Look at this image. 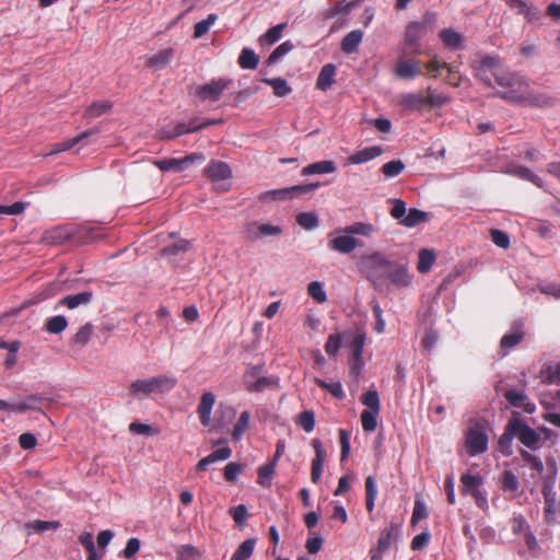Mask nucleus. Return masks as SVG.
Returning <instances> with one entry per match:
<instances>
[{
    "label": "nucleus",
    "instance_id": "obj_18",
    "mask_svg": "<svg viewBox=\"0 0 560 560\" xmlns=\"http://www.w3.org/2000/svg\"><path fill=\"white\" fill-rule=\"evenodd\" d=\"M71 231L67 226H55L45 231L42 235V242L47 245H60L68 241Z\"/></svg>",
    "mask_w": 560,
    "mask_h": 560
},
{
    "label": "nucleus",
    "instance_id": "obj_37",
    "mask_svg": "<svg viewBox=\"0 0 560 560\" xmlns=\"http://www.w3.org/2000/svg\"><path fill=\"white\" fill-rule=\"evenodd\" d=\"M285 27V24H278L271 28H269L265 34L259 37V43L261 46H271L276 42H278L282 36V31Z\"/></svg>",
    "mask_w": 560,
    "mask_h": 560
},
{
    "label": "nucleus",
    "instance_id": "obj_48",
    "mask_svg": "<svg viewBox=\"0 0 560 560\" xmlns=\"http://www.w3.org/2000/svg\"><path fill=\"white\" fill-rule=\"evenodd\" d=\"M94 332V326L90 323L83 325L78 332L73 337V343L80 347H84L89 340L91 339V336Z\"/></svg>",
    "mask_w": 560,
    "mask_h": 560
},
{
    "label": "nucleus",
    "instance_id": "obj_27",
    "mask_svg": "<svg viewBox=\"0 0 560 560\" xmlns=\"http://www.w3.org/2000/svg\"><path fill=\"white\" fill-rule=\"evenodd\" d=\"M363 32L360 30H353L349 32L341 40V50L345 54L351 55L355 52L362 43Z\"/></svg>",
    "mask_w": 560,
    "mask_h": 560
},
{
    "label": "nucleus",
    "instance_id": "obj_38",
    "mask_svg": "<svg viewBox=\"0 0 560 560\" xmlns=\"http://www.w3.org/2000/svg\"><path fill=\"white\" fill-rule=\"evenodd\" d=\"M345 233L353 235H362V236H371L375 232V228L371 223L365 222H355L351 225L345 228Z\"/></svg>",
    "mask_w": 560,
    "mask_h": 560
},
{
    "label": "nucleus",
    "instance_id": "obj_14",
    "mask_svg": "<svg viewBox=\"0 0 560 560\" xmlns=\"http://www.w3.org/2000/svg\"><path fill=\"white\" fill-rule=\"evenodd\" d=\"M422 71V63L418 59H404L397 60L394 69V73L406 80L415 79L420 75Z\"/></svg>",
    "mask_w": 560,
    "mask_h": 560
},
{
    "label": "nucleus",
    "instance_id": "obj_11",
    "mask_svg": "<svg viewBox=\"0 0 560 560\" xmlns=\"http://www.w3.org/2000/svg\"><path fill=\"white\" fill-rule=\"evenodd\" d=\"M399 532V526L396 524H392L389 528L382 530L376 548L370 550L371 559L381 560L383 553L389 549L393 540L398 537Z\"/></svg>",
    "mask_w": 560,
    "mask_h": 560
},
{
    "label": "nucleus",
    "instance_id": "obj_49",
    "mask_svg": "<svg viewBox=\"0 0 560 560\" xmlns=\"http://www.w3.org/2000/svg\"><path fill=\"white\" fill-rule=\"evenodd\" d=\"M250 413L248 411H243L237 420V423L235 424L232 438L235 441H240L244 434V432L247 430L249 424Z\"/></svg>",
    "mask_w": 560,
    "mask_h": 560
},
{
    "label": "nucleus",
    "instance_id": "obj_35",
    "mask_svg": "<svg viewBox=\"0 0 560 560\" xmlns=\"http://www.w3.org/2000/svg\"><path fill=\"white\" fill-rule=\"evenodd\" d=\"M256 540L248 538L244 540L233 553L231 560H248L255 549Z\"/></svg>",
    "mask_w": 560,
    "mask_h": 560
},
{
    "label": "nucleus",
    "instance_id": "obj_50",
    "mask_svg": "<svg viewBox=\"0 0 560 560\" xmlns=\"http://www.w3.org/2000/svg\"><path fill=\"white\" fill-rule=\"evenodd\" d=\"M378 413H380V411H375V410H373V411L363 410L362 411L361 423H362V428L364 431L372 432L376 429Z\"/></svg>",
    "mask_w": 560,
    "mask_h": 560
},
{
    "label": "nucleus",
    "instance_id": "obj_22",
    "mask_svg": "<svg viewBox=\"0 0 560 560\" xmlns=\"http://www.w3.org/2000/svg\"><path fill=\"white\" fill-rule=\"evenodd\" d=\"M398 104L409 110H419L427 106V97L422 93H404L398 96Z\"/></svg>",
    "mask_w": 560,
    "mask_h": 560
},
{
    "label": "nucleus",
    "instance_id": "obj_20",
    "mask_svg": "<svg viewBox=\"0 0 560 560\" xmlns=\"http://www.w3.org/2000/svg\"><path fill=\"white\" fill-rule=\"evenodd\" d=\"M329 246L338 253L349 254L358 247V241L351 234L346 233L330 240Z\"/></svg>",
    "mask_w": 560,
    "mask_h": 560
},
{
    "label": "nucleus",
    "instance_id": "obj_19",
    "mask_svg": "<svg viewBox=\"0 0 560 560\" xmlns=\"http://www.w3.org/2000/svg\"><path fill=\"white\" fill-rule=\"evenodd\" d=\"M383 153V150L378 145L374 147H368L362 150H359L354 153H352L350 156L347 158V164H363L369 161H372L373 159L380 156Z\"/></svg>",
    "mask_w": 560,
    "mask_h": 560
},
{
    "label": "nucleus",
    "instance_id": "obj_60",
    "mask_svg": "<svg viewBox=\"0 0 560 560\" xmlns=\"http://www.w3.org/2000/svg\"><path fill=\"white\" fill-rule=\"evenodd\" d=\"M523 460L538 475H540L544 471V464L542 462L536 457L535 455L530 454L527 451L521 452Z\"/></svg>",
    "mask_w": 560,
    "mask_h": 560
},
{
    "label": "nucleus",
    "instance_id": "obj_51",
    "mask_svg": "<svg viewBox=\"0 0 560 560\" xmlns=\"http://www.w3.org/2000/svg\"><path fill=\"white\" fill-rule=\"evenodd\" d=\"M361 402L366 406L368 411H380L381 402L376 390H369L361 396Z\"/></svg>",
    "mask_w": 560,
    "mask_h": 560
},
{
    "label": "nucleus",
    "instance_id": "obj_58",
    "mask_svg": "<svg viewBox=\"0 0 560 560\" xmlns=\"http://www.w3.org/2000/svg\"><path fill=\"white\" fill-rule=\"evenodd\" d=\"M404 168L405 165L401 161L394 160L385 163L382 167V172L386 177L392 178L398 176L404 171Z\"/></svg>",
    "mask_w": 560,
    "mask_h": 560
},
{
    "label": "nucleus",
    "instance_id": "obj_29",
    "mask_svg": "<svg viewBox=\"0 0 560 560\" xmlns=\"http://www.w3.org/2000/svg\"><path fill=\"white\" fill-rule=\"evenodd\" d=\"M92 292H80L78 294L65 296L59 301V305L66 306L69 310H73L80 305H88L92 301Z\"/></svg>",
    "mask_w": 560,
    "mask_h": 560
},
{
    "label": "nucleus",
    "instance_id": "obj_21",
    "mask_svg": "<svg viewBox=\"0 0 560 560\" xmlns=\"http://www.w3.org/2000/svg\"><path fill=\"white\" fill-rule=\"evenodd\" d=\"M504 397L513 407L522 408L527 413H533L536 409L535 405L529 401L522 390H509L504 394Z\"/></svg>",
    "mask_w": 560,
    "mask_h": 560
},
{
    "label": "nucleus",
    "instance_id": "obj_40",
    "mask_svg": "<svg viewBox=\"0 0 560 560\" xmlns=\"http://www.w3.org/2000/svg\"><path fill=\"white\" fill-rule=\"evenodd\" d=\"M110 108L112 103L108 101L95 102L86 108L84 117L94 119L107 113Z\"/></svg>",
    "mask_w": 560,
    "mask_h": 560
},
{
    "label": "nucleus",
    "instance_id": "obj_55",
    "mask_svg": "<svg viewBox=\"0 0 560 560\" xmlns=\"http://www.w3.org/2000/svg\"><path fill=\"white\" fill-rule=\"evenodd\" d=\"M265 82L272 86L273 93L277 96H285L291 92V88L288 85L287 81L281 78L266 79Z\"/></svg>",
    "mask_w": 560,
    "mask_h": 560
},
{
    "label": "nucleus",
    "instance_id": "obj_8",
    "mask_svg": "<svg viewBox=\"0 0 560 560\" xmlns=\"http://www.w3.org/2000/svg\"><path fill=\"white\" fill-rule=\"evenodd\" d=\"M203 174L212 182L215 188L226 189L225 182L231 178L232 171L228 163L212 160L205 167Z\"/></svg>",
    "mask_w": 560,
    "mask_h": 560
},
{
    "label": "nucleus",
    "instance_id": "obj_31",
    "mask_svg": "<svg viewBox=\"0 0 560 560\" xmlns=\"http://www.w3.org/2000/svg\"><path fill=\"white\" fill-rule=\"evenodd\" d=\"M358 4H359L358 1H350V2L339 1V2H336L334 7H331L330 9L325 11L324 18L329 20V19H334L336 16L348 15L349 13L352 12V10L355 7H358Z\"/></svg>",
    "mask_w": 560,
    "mask_h": 560
},
{
    "label": "nucleus",
    "instance_id": "obj_30",
    "mask_svg": "<svg viewBox=\"0 0 560 560\" xmlns=\"http://www.w3.org/2000/svg\"><path fill=\"white\" fill-rule=\"evenodd\" d=\"M98 133V130L93 128V129H89L86 131H83L82 133L78 135L77 137H73L71 139H68L63 142H60V143H57L51 153H59V152H63V151H67V150H70L72 149L75 144L80 143L81 141H83L84 139L91 137V136H95Z\"/></svg>",
    "mask_w": 560,
    "mask_h": 560
},
{
    "label": "nucleus",
    "instance_id": "obj_64",
    "mask_svg": "<svg viewBox=\"0 0 560 560\" xmlns=\"http://www.w3.org/2000/svg\"><path fill=\"white\" fill-rule=\"evenodd\" d=\"M190 248V243L185 240H180L174 245L166 246L162 249L163 255H177L179 253H185Z\"/></svg>",
    "mask_w": 560,
    "mask_h": 560
},
{
    "label": "nucleus",
    "instance_id": "obj_32",
    "mask_svg": "<svg viewBox=\"0 0 560 560\" xmlns=\"http://www.w3.org/2000/svg\"><path fill=\"white\" fill-rule=\"evenodd\" d=\"M174 50L173 48L163 49L152 57H150L147 61V66L154 68L156 70L166 67L173 59Z\"/></svg>",
    "mask_w": 560,
    "mask_h": 560
},
{
    "label": "nucleus",
    "instance_id": "obj_5",
    "mask_svg": "<svg viewBox=\"0 0 560 560\" xmlns=\"http://www.w3.org/2000/svg\"><path fill=\"white\" fill-rule=\"evenodd\" d=\"M511 430L515 432L516 438L526 447L530 450H537L540 447V434L530 427H528L516 412L513 415L511 419Z\"/></svg>",
    "mask_w": 560,
    "mask_h": 560
},
{
    "label": "nucleus",
    "instance_id": "obj_61",
    "mask_svg": "<svg viewBox=\"0 0 560 560\" xmlns=\"http://www.w3.org/2000/svg\"><path fill=\"white\" fill-rule=\"evenodd\" d=\"M322 546L323 538L318 534L311 532L305 545L307 551L315 555L320 550Z\"/></svg>",
    "mask_w": 560,
    "mask_h": 560
},
{
    "label": "nucleus",
    "instance_id": "obj_47",
    "mask_svg": "<svg viewBox=\"0 0 560 560\" xmlns=\"http://www.w3.org/2000/svg\"><path fill=\"white\" fill-rule=\"evenodd\" d=\"M217 19H218L217 14L211 13L208 15L207 19L196 23L195 27H194V37L200 38L205 34H207L209 32L210 27L215 23Z\"/></svg>",
    "mask_w": 560,
    "mask_h": 560
},
{
    "label": "nucleus",
    "instance_id": "obj_28",
    "mask_svg": "<svg viewBox=\"0 0 560 560\" xmlns=\"http://www.w3.org/2000/svg\"><path fill=\"white\" fill-rule=\"evenodd\" d=\"M336 164L334 161L324 160L312 164H308L302 170V175L310 176L315 174H331L336 171Z\"/></svg>",
    "mask_w": 560,
    "mask_h": 560
},
{
    "label": "nucleus",
    "instance_id": "obj_45",
    "mask_svg": "<svg viewBox=\"0 0 560 560\" xmlns=\"http://www.w3.org/2000/svg\"><path fill=\"white\" fill-rule=\"evenodd\" d=\"M42 398L36 395L28 396L23 401H20L15 404V407L12 408V412H25L27 410H38L39 409V402Z\"/></svg>",
    "mask_w": 560,
    "mask_h": 560
},
{
    "label": "nucleus",
    "instance_id": "obj_17",
    "mask_svg": "<svg viewBox=\"0 0 560 560\" xmlns=\"http://www.w3.org/2000/svg\"><path fill=\"white\" fill-rule=\"evenodd\" d=\"M215 404V396L211 392H206L201 395L197 412L200 418V422L205 427H209L211 423V413Z\"/></svg>",
    "mask_w": 560,
    "mask_h": 560
},
{
    "label": "nucleus",
    "instance_id": "obj_52",
    "mask_svg": "<svg viewBox=\"0 0 560 560\" xmlns=\"http://www.w3.org/2000/svg\"><path fill=\"white\" fill-rule=\"evenodd\" d=\"M68 322L65 316L57 315L50 317L46 323V329L50 334H60L67 328Z\"/></svg>",
    "mask_w": 560,
    "mask_h": 560
},
{
    "label": "nucleus",
    "instance_id": "obj_9",
    "mask_svg": "<svg viewBox=\"0 0 560 560\" xmlns=\"http://www.w3.org/2000/svg\"><path fill=\"white\" fill-rule=\"evenodd\" d=\"M465 446L470 456H476L487 451L488 436L481 427L474 425L468 429Z\"/></svg>",
    "mask_w": 560,
    "mask_h": 560
},
{
    "label": "nucleus",
    "instance_id": "obj_43",
    "mask_svg": "<svg viewBox=\"0 0 560 560\" xmlns=\"http://www.w3.org/2000/svg\"><path fill=\"white\" fill-rule=\"evenodd\" d=\"M427 219V213L412 208L409 210V212L406 214V217L400 221L401 224H404L407 228H413L421 222H424Z\"/></svg>",
    "mask_w": 560,
    "mask_h": 560
},
{
    "label": "nucleus",
    "instance_id": "obj_13",
    "mask_svg": "<svg viewBox=\"0 0 560 560\" xmlns=\"http://www.w3.org/2000/svg\"><path fill=\"white\" fill-rule=\"evenodd\" d=\"M245 231L247 236L252 240H260L267 236H278L282 233V229L279 225L261 223L258 221L248 223L245 228Z\"/></svg>",
    "mask_w": 560,
    "mask_h": 560
},
{
    "label": "nucleus",
    "instance_id": "obj_24",
    "mask_svg": "<svg viewBox=\"0 0 560 560\" xmlns=\"http://www.w3.org/2000/svg\"><path fill=\"white\" fill-rule=\"evenodd\" d=\"M232 456V450L228 446L215 450L210 455L206 456L197 464L198 470H206L211 464L223 462Z\"/></svg>",
    "mask_w": 560,
    "mask_h": 560
},
{
    "label": "nucleus",
    "instance_id": "obj_41",
    "mask_svg": "<svg viewBox=\"0 0 560 560\" xmlns=\"http://www.w3.org/2000/svg\"><path fill=\"white\" fill-rule=\"evenodd\" d=\"M238 63L243 69L253 70L257 68L259 59L257 55L254 52V50L249 48H244L240 55Z\"/></svg>",
    "mask_w": 560,
    "mask_h": 560
},
{
    "label": "nucleus",
    "instance_id": "obj_57",
    "mask_svg": "<svg viewBox=\"0 0 560 560\" xmlns=\"http://www.w3.org/2000/svg\"><path fill=\"white\" fill-rule=\"evenodd\" d=\"M60 526L58 521H33L26 524L27 529H33L37 533H43L45 530L57 529Z\"/></svg>",
    "mask_w": 560,
    "mask_h": 560
},
{
    "label": "nucleus",
    "instance_id": "obj_62",
    "mask_svg": "<svg viewBox=\"0 0 560 560\" xmlns=\"http://www.w3.org/2000/svg\"><path fill=\"white\" fill-rule=\"evenodd\" d=\"M513 438H516V435H515V432L513 430H511V420H510L505 427L504 433L501 435V438L499 440L500 448L503 452L510 453L509 448H510Z\"/></svg>",
    "mask_w": 560,
    "mask_h": 560
},
{
    "label": "nucleus",
    "instance_id": "obj_7",
    "mask_svg": "<svg viewBox=\"0 0 560 560\" xmlns=\"http://www.w3.org/2000/svg\"><path fill=\"white\" fill-rule=\"evenodd\" d=\"M262 369L260 365H250L246 369L243 383L245 388L250 393H259L265 388L275 384V380L261 375Z\"/></svg>",
    "mask_w": 560,
    "mask_h": 560
},
{
    "label": "nucleus",
    "instance_id": "obj_44",
    "mask_svg": "<svg viewBox=\"0 0 560 560\" xmlns=\"http://www.w3.org/2000/svg\"><path fill=\"white\" fill-rule=\"evenodd\" d=\"M435 260V255L432 250L421 249L419 253V260L417 268L421 273L428 272Z\"/></svg>",
    "mask_w": 560,
    "mask_h": 560
},
{
    "label": "nucleus",
    "instance_id": "obj_34",
    "mask_svg": "<svg viewBox=\"0 0 560 560\" xmlns=\"http://www.w3.org/2000/svg\"><path fill=\"white\" fill-rule=\"evenodd\" d=\"M440 38L445 46L452 49H458L463 45L464 37L462 34L453 28H445L441 31Z\"/></svg>",
    "mask_w": 560,
    "mask_h": 560
},
{
    "label": "nucleus",
    "instance_id": "obj_2",
    "mask_svg": "<svg viewBox=\"0 0 560 560\" xmlns=\"http://www.w3.org/2000/svg\"><path fill=\"white\" fill-rule=\"evenodd\" d=\"M176 384V377L166 374L151 378L136 380L129 386V394L137 399H143L151 394L168 393L175 388Z\"/></svg>",
    "mask_w": 560,
    "mask_h": 560
},
{
    "label": "nucleus",
    "instance_id": "obj_53",
    "mask_svg": "<svg viewBox=\"0 0 560 560\" xmlns=\"http://www.w3.org/2000/svg\"><path fill=\"white\" fill-rule=\"evenodd\" d=\"M294 48V45L290 42H283L280 44L268 57V63L272 65L278 62L282 57L289 54Z\"/></svg>",
    "mask_w": 560,
    "mask_h": 560
},
{
    "label": "nucleus",
    "instance_id": "obj_25",
    "mask_svg": "<svg viewBox=\"0 0 560 560\" xmlns=\"http://www.w3.org/2000/svg\"><path fill=\"white\" fill-rule=\"evenodd\" d=\"M336 71L337 68L335 65H325L317 77L316 88L322 91H327L335 82Z\"/></svg>",
    "mask_w": 560,
    "mask_h": 560
},
{
    "label": "nucleus",
    "instance_id": "obj_54",
    "mask_svg": "<svg viewBox=\"0 0 560 560\" xmlns=\"http://www.w3.org/2000/svg\"><path fill=\"white\" fill-rule=\"evenodd\" d=\"M296 222L305 230H314L318 226V217L313 212H303L296 217Z\"/></svg>",
    "mask_w": 560,
    "mask_h": 560
},
{
    "label": "nucleus",
    "instance_id": "obj_6",
    "mask_svg": "<svg viewBox=\"0 0 560 560\" xmlns=\"http://www.w3.org/2000/svg\"><path fill=\"white\" fill-rule=\"evenodd\" d=\"M319 187V183H311L305 185H295L292 187L280 188L265 191L260 199L267 200H289L299 198L305 194H311Z\"/></svg>",
    "mask_w": 560,
    "mask_h": 560
},
{
    "label": "nucleus",
    "instance_id": "obj_10",
    "mask_svg": "<svg viewBox=\"0 0 560 560\" xmlns=\"http://www.w3.org/2000/svg\"><path fill=\"white\" fill-rule=\"evenodd\" d=\"M497 57L483 56L479 62L474 65L475 75L487 85L492 86L491 77H493V72H502Z\"/></svg>",
    "mask_w": 560,
    "mask_h": 560
},
{
    "label": "nucleus",
    "instance_id": "obj_63",
    "mask_svg": "<svg viewBox=\"0 0 560 560\" xmlns=\"http://www.w3.org/2000/svg\"><path fill=\"white\" fill-rule=\"evenodd\" d=\"M244 465L238 463H229L224 468V478L228 481H235L237 476L244 470Z\"/></svg>",
    "mask_w": 560,
    "mask_h": 560
},
{
    "label": "nucleus",
    "instance_id": "obj_33",
    "mask_svg": "<svg viewBox=\"0 0 560 560\" xmlns=\"http://www.w3.org/2000/svg\"><path fill=\"white\" fill-rule=\"evenodd\" d=\"M505 173L528 180L538 187H542L541 178L534 174L528 167L521 165L510 166L506 168Z\"/></svg>",
    "mask_w": 560,
    "mask_h": 560
},
{
    "label": "nucleus",
    "instance_id": "obj_59",
    "mask_svg": "<svg viewBox=\"0 0 560 560\" xmlns=\"http://www.w3.org/2000/svg\"><path fill=\"white\" fill-rule=\"evenodd\" d=\"M315 383L328 390L334 397L341 399L343 397L342 386L339 382L327 383L320 378H315Z\"/></svg>",
    "mask_w": 560,
    "mask_h": 560
},
{
    "label": "nucleus",
    "instance_id": "obj_46",
    "mask_svg": "<svg viewBox=\"0 0 560 560\" xmlns=\"http://www.w3.org/2000/svg\"><path fill=\"white\" fill-rule=\"evenodd\" d=\"M308 295L317 303H325L327 301V294L324 285L319 281H312L307 287Z\"/></svg>",
    "mask_w": 560,
    "mask_h": 560
},
{
    "label": "nucleus",
    "instance_id": "obj_26",
    "mask_svg": "<svg viewBox=\"0 0 560 560\" xmlns=\"http://www.w3.org/2000/svg\"><path fill=\"white\" fill-rule=\"evenodd\" d=\"M542 494L545 499V517L548 522H553L556 518V492L552 485L546 483Z\"/></svg>",
    "mask_w": 560,
    "mask_h": 560
},
{
    "label": "nucleus",
    "instance_id": "obj_3",
    "mask_svg": "<svg viewBox=\"0 0 560 560\" xmlns=\"http://www.w3.org/2000/svg\"><path fill=\"white\" fill-rule=\"evenodd\" d=\"M436 23V14L427 12L420 21L410 22L405 32V43L415 46Z\"/></svg>",
    "mask_w": 560,
    "mask_h": 560
},
{
    "label": "nucleus",
    "instance_id": "obj_42",
    "mask_svg": "<svg viewBox=\"0 0 560 560\" xmlns=\"http://www.w3.org/2000/svg\"><path fill=\"white\" fill-rule=\"evenodd\" d=\"M524 338V334L520 328L514 329L513 331L505 334L501 339V348L505 351L517 346L522 339Z\"/></svg>",
    "mask_w": 560,
    "mask_h": 560
},
{
    "label": "nucleus",
    "instance_id": "obj_1",
    "mask_svg": "<svg viewBox=\"0 0 560 560\" xmlns=\"http://www.w3.org/2000/svg\"><path fill=\"white\" fill-rule=\"evenodd\" d=\"M493 78L501 88V90L494 93V96L513 105H520L529 84L526 78L517 72L505 70H502V72H493Z\"/></svg>",
    "mask_w": 560,
    "mask_h": 560
},
{
    "label": "nucleus",
    "instance_id": "obj_4",
    "mask_svg": "<svg viewBox=\"0 0 560 560\" xmlns=\"http://www.w3.org/2000/svg\"><path fill=\"white\" fill-rule=\"evenodd\" d=\"M231 84L229 79L212 80L206 84H198L190 89V94L202 102H217Z\"/></svg>",
    "mask_w": 560,
    "mask_h": 560
},
{
    "label": "nucleus",
    "instance_id": "obj_23",
    "mask_svg": "<svg viewBox=\"0 0 560 560\" xmlns=\"http://www.w3.org/2000/svg\"><path fill=\"white\" fill-rule=\"evenodd\" d=\"M388 279L397 287H408L411 283V276L405 265H390Z\"/></svg>",
    "mask_w": 560,
    "mask_h": 560
},
{
    "label": "nucleus",
    "instance_id": "obj_15",
    "mask_svg": "<svg viewBox=\"0 0 560 560\" xmlns=\"http://www.w3.org/2000/svg\"><path fill=\"white\" fill-rule=\"evenodd\" d=\"M312 446L315 451V457L312 460L311 479L314 483H317L323 474L327 453L323 446V443L318 439H314L312 441Z\"/></svg>",
    "mask_w": 560,
    "mask_h": 560
},
{
    "label": "nucleus",
    "instance_id": "obj_39",
    "mask_svg": "<svg viewBox=\"0 0 560 560\" xmlns=\"http://www.w3.org/2000/svg\"><path fill=\"white\" fill-rule=\"evenodd\" d=\"M460 481L463 485L462 492L466 494H470L482 486V478L476 475L465 474L462 476Z\"/></svg>",
    "mask_w": 560,
    "mask_h": 560
},
{
    "label": "nucleus",
    "instance_id": "obj_16",
    "mask_svg": "<svg viewBox=\"0 0 560 560\" xmlns=\"http://www.w3.org/2000/svg\"><path fill=\"white\" fill-rule=\"evenodd\" d=\"M202 161L203 156L198 154L188 155L184 159H165L155 161L154 164L164 172H180L195 161Z\"/></svg>",
    "mask_w": 560,
    "mask_h": 560
},
{
    "label": "nucleus",
    "instance_id": "obj_36",
    "mask_svg": "<svg viewBox=\"0 0 560 560\" xmlns=\"http://www.w3.org/2000/svg\"><path fill=\"white\" fill-rule=\"evenodd\" d=\"M276 470V462L267 463L258 468V480L257 482L264 488L271 486V480Z\"/></svg>",
    "mask_w": 560,
    "mask_h": 560
},
{
    "label": "nucleus",
    "instance_id": "obj_56",
    "mask_svg": "<svg viewBox=\"0 0 560 560\" xmlns=\"http://www.w3.org/2000/svg\"><path fill=\"white\" fill-rule=\"evenodd\" d=\"M296 423L307 433L312 432L315 428V413L311 410H305L299 415Z\"/></svg>",
    "mask_w": 560,
    "mask_h": 560
},
{
    "label": "nucleus",
    "instance_id": "obj_12",
    "mask_svg": "<svg viewBox=\"0 0 560 560\" xmlns=\"http://www.w3.org/2000/svg\"><path fill=\"white\" fill-rule=\"evenodd\" d=\"M555 103L556 100L552 96L544 92H536L530 89V85L528 84L520 105L536 108H548L553 106Z\"/></svg>",
    "mask_w": 560,
    "mask_h": 560
}]
</instances>
